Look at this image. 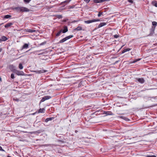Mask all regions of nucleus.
Segmentation results:
<instances>
[{
    "mask_svg": "<svg viewBox=\"0 0 157 157\" xmlns=\"http://www.w3.org/2000/svg\"><path fill=\"white\" fill-rule=\"evenodd\" d=\"M13 10H15L18 12H29V10L28 8L23 7H16L13 9Z\"/></svg>",
    "mask_w": 157,
    "mask_h": 157,
    "instance_id": "obj_1",
    "label": "nucleus"
},
{
    "mask_svg": "<svg viewBox=\"0 0 157 157\" xmlns=\"http://www.w3.org/2000/svg\"><path fill=\"white\" fill-rule=\"evenodd\" d=\"M73 36V35H70L68 36H67L66 37L63 38V39L61 40H60L59 42V43H62L65 41L66 40H68V39H69L71 38H72Z\"/></svg>",
    "mask_w": 157,
    "mask_h": 157,
    "instance_id": "obj_2",
    "label": "nucleus"
},
{
    "mask_svg": "<svg viewBox=\"0 0 157 157\" xmlns=\"http://www.w3.org/2000/svg\"><path fill=\"white\" fill-rule=\"evenodd\" d=\"M100 20L99 19H93L91 20H88V21H84V22L87 24H90V23L94 22L96 21H98Z\"/></svg>",
    "mask_w": 157,
    "mask_h": 157,
    "instance_id": "obj_3",
    "label": "nucleus"
},
{
    "mask_svg": "<svg viewBox=\"0 0 157 157\" xmlns=\"http://www.w3.org/2000/svg\"><path fill=\"white\" fill-rule=\"evenodd\" d=\"M14 72L18 75H24V72L22 71L16 70Z\"/></svg>",
    "mask_w": 157,
    "mask_h": 157,
    "instance_id": "obj_4",
    "label": "nucleus"
},
{
    "mask_svg": "<svg viewBox=\"0 0 157 157\" xmlns=\"http://www.w3.org/2000/svg\"><path fill=\"white\" fill-rule=\"evenodd\" d=\"M51 98V97L49 96H46L42 98L40 101V102H43L45 100L49 99Z\"/></svg>",
    "mask_w": 157,
    "mask_h": 157,
    "instance_id": "obj_5",
    "label": "nucleus"
},
{
    "mask_svg": "<svg viewBox=\"0 0 157 157\" xmlns=\"http://www.w3.org/2000/svg\"><path fill=\"white\" fill-rule=\"evenodd\" d=\"M136 81H137L138 82L141 83H144L145 81L143 78H136Z\"/></svg>",
    "mask_w": 157,
    "mask_h": 157,
    "instance_id": "obj_6",
    "label": "nucleus"
},
{
    "mask_svg": "<svg viewBox=\"0 0 157 157\" xmlns=\"http://www.w3.org/2000/svg\"><path fill=\"white\" fill-rule=\"evenodd\" d=\"M9 67L11 71L14 72L16 70L15 69V67L13 65H10L9 66Z\"/></svg>",
    "mask_w": 157,
    "mask_h": 157,
    "instance_id": "obj_7",
    "label": "nucleus"
},
{
    "mask_svg": "<svg viewBox=\"0 0 157 157\" xmlns=\"http://www.w3.org/2000/svg\"><path fill=\"white\" fill-rule=\"evenodd\" d=\"M108 1L109 0H94V1L95 3H99Z\"/></svg>",
    "mask_w": 157,
    "mask_h": 157,
    "instance_id": "obj_8",
    "label": "nucleus"
},
{
    "mask_svg": "<svg viewBox=\"0 0 157 157\" xmlns=\"http://www.w3.org/2000/svg\"><path fill=\"white\" fill-rule=\"evenodd\" d=\"M8 40V38L5 36H2L1 37V39H0V42L2 41H5Z\"/></svg>",
    "mask_w": 157,
    "mask_h": 157,
    "instance_id": "obj_9",
    "label": "nucleus"
},
{
    "mask_svg": "<svg viewBox=\"0 0 157 157\" xmlns=\"http://www.w3.org/2000/svg\"><path fill=\"white\" fill-rule=\"evenodd\" d=\"M106 24L105 22H103L101 23L98 25V28H99L100 27H102L103 26L105 25Z\"/></svg>",
    "mask_w": 157,
    "mask_h": 157,
    "instance_id": "obj_10",
    "label": "nucleus"
},
{
    "mask_svg": "<svg viewBox=\"0 0 157 157\" xmlns=\"http://www.w3.org/2000/svg\"><path fill=\"white\" fill-rule=\"evenodd\" d=\"M12 25H13V23H12L11 22L8 23H7V24H6L5 25V27L6 28H8L10 26Z\"/></svg>",
    "mask_w": 157,
    "mask_h": 157,
    "instance_id": "obj_11",
    "label": "nucleus"
},
{
    "mask_svg": "<svg viewBox=\"0 0 157 157\" xmlns=\"http://www.w3.org/2000/svg\"><path fill=\"white\" fill-rule=\"evenodd\" d=\"M25 32H29V33H33L36 32V30H35L31 29H25Z\"/></svg>",
    "mask_w": 157,
    "mask_h": 157,
    "instance_id": "obj_12",
    "label": "nucleus"
},
{
    "mask_svg": "<svg viewBox=\"0 0 157 157\" xmlns=\"http://www.w3.org/2000/svg\"><path fill=\"white\" fill-rule=\"evenodd\" d=\"M68 31V28L67 26H64L63 27V30H62V33H65Z\"/></svg>",
    "mask_w": 157,
    "mask_h": 157,
    "instance_id": "obj_13",
    "label": "nucleus"
},
{
    "mask_svg": "<svg viewBox=\"0 0 157 157\" xmlns=\"http://www.w3.org/2000/svg\"><path fill=\"white\" fill-rule=\"evenodd\" d=\"M29 44H25L22 46V49L27 48H28Z\"/></svg>",
    "mask_w": 157,
    "mask_h": 157,
    "instance_id": "obj_14",
    "label": "nucleus"
},
{
    "mask_svg": "<svg viewBox=\"0 0 157 157\" xmlns=\"http://www.w3.org/2000/svg\"><path fill=\"white\" fill-rule=\"evenodd\" d=\"M131 50V49H130V48H127L124 49L122 51V53H124L126 52L129 51Z\"/></svg>",
    "mask_w": 157,
    "mask_h": 157,
    "instance_id": "obj_15",
    "label": "nucleus"
},
{
    "mask_svg": "<svg viewBox=\"0 0 157 157\" xmlns=\"http://www.w3.org/2000/svg\"><path fill=\"white\" fill-rule=\"evenodd\" d=\"M54 118L53 117H50L47 118L45 120V121L46 122H47L49 121H51Z\"/></svg>",
    "mask_w": 157,
    "mask_h": 157,
    "instance_id": "obj_16",
    "label": "nucleus"
},
{
    "mask_svg": "<svg viewBox=\"0 0 157 157\" xmlns=\"http://www.w3.org/2000/svg\"><path fill=\"white\" fill-rule=\"evenodd\" d=\"M155 27L152 26L151 28L150 29L151 33H154V30H155Z\"/></svg>",
    "mask_w": 157,
    "mask_h": 157,
    "instance_id": "obj_17",
    "label": "nucleus"
},
{
    "mask_svg": "<svg viewBox=\"0 0 157 157\" xmlns=\"http://www.w3.org/2000/svg\"><path fill=\"white\" fill-rule=\"evenodd\" d=\"M45 109L44 108L40 109L38 111V113H43L44 112Z\"/></svg>",
    "mask_w": 157,
    "mask_h": 157,
    "instance_id": "obj_18",
    "label": "nucleus"
},
{
    "mask_svg": "<svg viewBox=\"0 0 157 157\" xmlns=\"http://www.w3.org/2000/svg\"><path fill=\"white\" fill-rule=\"evenodd\" d=\"M152 4L155 6L156 7H157V1H153L152 2Z\"/></svg>",
    "mask_w": 157,
    "mask_h": 157,
    "instance_id": "obj_19",
    "label": "nucleus"
},
{
    "mask_svg": "<svg viewBox=\"0 0 157 157\" xmlns=\"http://www.w3.org/2000/svg\"><path fill=\"white\" fill-rule=\"evenodd\" d=\"M82 28L81 26H78L75 29V30H77V31H80L82 30Z\"/></svg>",
    "mask_w": 157,
    "mask_h": 157,
    "instance_id": "obj_20",
    "label": "nucleus"
},
{
    "mask_svg": "<svg viewBox=\"0 0 157 157\" xmlns=\"http://www.w3.org/2000/svg\"><path fill=\"white\" fill-rule=\"evenodd\" d=\"M44 131V130H39L37 131H36L34 132V134H39Z\"/></svg>",
    "mask_w": 157,
    "mask_h": 157,
    "instance_id": "obj_21",
    "label": "nucleus"
},
{
    "mask_svg": "<svg viewBox=\"0 0 157 157\" xmlns=\"http://www.w3.org/2000/svg\"><path fill=\"white\" fill-rule=\"evenodd\" d=\"M62 32V30H60V31H59L56 34V36H59L60 35V34H61V33Z\"/></svg>",
    "mask_w": 157,
    "mask_h": 157,
    "instance_id": "obj_22",
    "label": "nucleus"
},
{
    "mask_svg": "<svg viewBox=\"0 0 157 157\" xmlns=\"http://www.w3.org/2000/svg\"><path fill=\"white\" fill-rule=\"evenodd\" d=\"M120 117L121 118L123 119H124V120L126 121L129 120V119L128 118H127V117H124V116H121Z\"/></svg>",
    "mask_w": 157,
    "mask_h": 157,
    "instance_id": "obj_23",
    "label": "nucleus"
},
{
    "mask_svg": "<svg viewBox=\"0 0 157 157\" xmlns=\"http://www.w3.org/2000/svg\"><path fill=\"white\" fill-rule=\"evenodd\" d=\"M152 25H153L152 26L155 27V26L157 25V22L155 21H153L152 22Z\"/></svg>",
    "mask_w": 157,
    "mask_h": 157,
    "instance_id": "obj_24",
    "label": "nucleus"
},
{
    "mask_svg": "<svg viewBox=\"0 0 157 157\" xmlns=\"http://www.w3.org/2000/svg\"><path fill=\"white\" fill-rule=\"evenodd\" d=\"M19 68L20 69H22L23 68V67L21 63H20L19 65Z\"/></svg>",
    "mask_w": 157,
    "mask_h": 157,
    "instance_id": "obj_25",
    "label": "nucleus"
},
{
    "mask_svg": "<svg viewBox=\"0 0 157 157\" xmlns=\"http://www.w3.org/2000/svg\"><path fill=\"white\" fill-rule=\"evenodd\" d=\"M11 17V16L9 15H7L4 16L5 18H9Z\"/></svg>",
    "mask_w": 157,
    "mask_h": 157,
    "instance_id": "obj_26",
    "label": "nucleus"
},
{
    "mask_svg": "<svg viewBox=\"0 0 157 157\" xmlns=\"http://www.w3.org/2000/svg\"><path fill=\"white\" fill-rule=\"evenodd\" d=\"M31 0H23L24 2L25 3L27 4Z\"/></svg>",
    "mask_w": 157,
    "mask_h": 157,
    "instance_id": "obj_27",
    "label": "nucleus"
},
{
    "mask_svg": "<svg viewBox=\"0 0 157 157\" xmlns=\"http://www.w3.org/2000/svg\"><path fill=\"white\" fill-rule=\"evenodd\" d=\"M47 71H46L45 70H42L39 71H38L39 73H42L46 72Z\"/></svg>",
    "mask_w": 157,
    "mask_h": 157,
    "instance_id": "obj_28",
    "label": "nucleus"
},
{
    "mask_svg": "<svg viewBox=\"0 0 157 157\" xmlns=\"http://www.w3.org/2000/svg\"><path fill=\"white\" fill-rule=\"evenodd\" d=\"M75 6H68L67 7V8L69 9H72L74 8Z\"/></svg>",
    "mask_w": 157,
    "mask_h": 157,
    "instance_id": "obj_29",
    "label": "nucleus"
},
{
    "mask_svg": "<svg viewBox=\"0 0 157 157\" xmlns=\"http://www.w3.org/2000/svg\"><path fill=\"white\" fill-rule=\"evenodd\" d=\"M11 78H12V79H13V78H14L15 77H14V74H12L11 75Z\"/></svg>",
    "mask_w": 157,
    "mask_h": 157,
    "instance_id": "obj_30",
    "label": "nucleus"
},
{
    "mask_svg": "<svg viewBox=\"0 0 157 157\" xmlns=\"http://www.w3.org/2000/svg\"><path fill=\"white\" fill-rule=\"evenodd\" d=\"M119 36V35L117 34H116L114 35V38H117Z\"/></svg>",
    "mask_w": 157,
    "mask_h": 157,
    "instance_id": "obj_31",
    "label": "nucleus"
},
{
    "mask_svg": "<svg viewBox=\"0 0 157 157\" xmlns=\"http://www.w3.org/2000/svg\"><path fill=\"white\" fill-rule=\"evenodd\" d=\"M13 100L14 101H18L19 100V99L17 98H13Z\"/></svg>",
    "mask_w": 157,
    "mask_h": 157,
    "instance_id": "obj_32",
    "label": "nucleus"
},
{
    "mask_svg": "<svg viewBox=\"0 0 157 157\" xmlns=\"http://www.w3.org/2000/svg\"><path fill=\"white\" fill-rule=\"evenodd\" d=\"M102 13V12H99V13L98 14V17H100Z\"/></svg>",
    "mask_w": 157,
    "mask_h": 157,
    "instance_id": "obj_33",
    "label": "nucleus"
},
{
    "mask_svg": "<svg viewBox=\"0 0 157 157\" xmlns=\"http://www.w3.org/2000/svg\"><path fill=\"white\" fill-rule=\"evenodd\" d=\"M147 157H156V156L154 155H147Z\"/></svg>",
    "mask_w": 157,
    "mask_h": 157,
    "instance_id": "obj_34",
    "label": "nucleus"
},
{
    "mask_svg": "<svg viewBox=\"0 0 157 157\" xmlns=\"http://www.w3.org/2000/svg\"><path fill=\"white\" fill-rule=\"evenodd\" d=\"M0 151H5V150L2 149V147L0 146Z\"/></svg>",
    "mask_w": 157,
    "mask_h": 157,
    "instance_id": "obj_35",
    "label": "nucleus"
},
{
    "mask_svg": "<svg viewBox=\"0 0 157 157\" xmlns=\"http://www.w3.org/2000/svg\"><path fill=\"white\" fill-rule=\"evenodd\" d=\"M84 1L87 3H88L90 1V0H84Z\"/></svg>",
    "mask_w": 157,
    "mask_h": 157,
    "instance_id": "obj_36",
    "label": "nucleus"
},
{
    "mask_svg": "<svg viewBox=\"0 0 157 157\" xmlns=\"http://www.w3.org/2000/svg\"><path fill=\"white\" fill-rule=\"evenodd\" d=\"M128 1L129 2H130L131 3H132L133 2L132 0H128Z\"/></svg>",
    "mask_w": 157,
    "mask_h": 157,
    "instance_id": "obj_37",
    "label": "nucleus"
},
{
    "mask_svg": "<svg viewBox=\"0 0 157 157\" xmlns=\"http://www.w3.org/2000/svg\"><path fill=\"white\" fill-rule=\"evenodd\" d=\"M68 2L67 1H65L64 2H62V3H61V4H63V3H67Z\"/></svg>",
    "mask_w": 157,
    "mask_h": 157,
    "instance_id": "obj_38",
    "label": "nucleus"
},
{
    "mask_svg": "<svg viewBox=\"0 0 157 157\" xmlns=\"http://www.w3.org/2000/svg\"><path fill=\"white\" fill-rule=\"evenodd\" d=\"M140 59H139L138 60H134L133 61V63H135L136 62V61H137L139 60H140Z\"/></svg>",
    "mask_w": 157,
    "mask_h": 157,
    "instance_id": "obj_39",
    "label": "nucleus"
},
{
    "mask_svg": "<svg viewBox=\"0 0 157 157\" xmlns=\"http://www.w3.org/2000/svg\"><path fill=\"white\" fill-rule=\"evenodd\" d=\"M2 48H0V52H1L2 51Z\"/></svg>",
    "mask_w": 157,
    "mask_h": 157,
    "instance_id": "obj_40",
    "label": "nucleus"
},
{
    "mask_svg": "<svg viewBox=\"0 0 157 157\" xmlns=\"http://www.w3.org/2000/svg\"><path fill=\"white\" fill-rule=\"evenodd\" d=\"M78 132V131H77V130H76L75 131V133H77V132Z\"/></svg>",
    "mask_w": 157,
    "mask_h": 157,
    "instance_id": "obj_41",
    "label": "nucleus"
},
{
    "mask_svg": "<svg viewBox=\"0 0 157 157\" xmlns=\"http://www.w3.org/2000/svg\"><path fill=\"white\" fill-rule=\"evenodd\" d=\"M44 44V43H42L40 45H43Z\"/></svg>",
    "mask_w": 157,
    "mask_h": 157,
    "instance_id": "obj_42",
    "label": "nucleus"
},
{
    "mask_svg": "<svg viewBox=\"0 0 157 157\" xmlns=\"http://www.w3.org/2000/svg\"><path fill=\"white\" fill-rule=\"evenodd\" d=\"M106 114L107 115H109V113H108L107 112H106Z\"/></svg>",
    "mask_w": 157,
    "mask_h": 157,
    "instance_id": "obj_43",
    "label": "nucleus"
},
{
    "mask_svg": "<svg viewBox=\"0 0 157 157\" xmlns=\"http://www.w3.org/2000/svg\"><path fill=\"white\" fill-rule=\"evenodd\" d=\"M124 46V45H123L122 46V47H121V48L122 47H123Z\"/></svg>",
    "mask_w": 157,
    "mask_h": 157,
    "instance_id": "obj_44",
    "label": "nucleus"
},
{
    "mask_svg": "<svg viewBox=\"0 0 157 157\" xmlns=\"http://www.w3.org/2000/svg\"><path fill=\"white\" fill-rule=\"evenodd\" d=\"M9 157H10V156H9Z\"/></svg>",
    "mask_w": 157,
    "mask_h": 157,
    "instance_id": "obj_45",
    "label": "nucleus"
}]
</instances>
